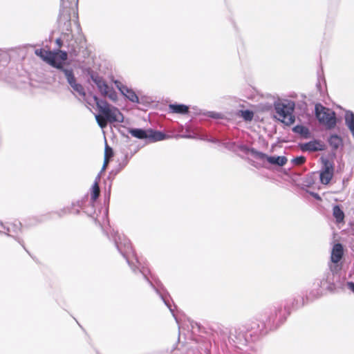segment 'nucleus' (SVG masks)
I'll return each mask as SVG.
<instances>
[{
  "label": "nucleus",
  "mask_w": 354,
  "mask_h": 354,
  "mask_svg": "<svg viewBox=\"0 0 354 354\" xmlns=\"http://www.w3.org/2000/svg\"><path fill=\"white\" fill-rule=\"evenodd\" d=\"M225 148L229 150L235 151L236 143L234 142H227L223 144Z\"/></svg>",
  "instance_id": "41"
},
{
  "label": "nucleus",
  "mask_w": 354,
  "mask_h": 354,
  "mask_svg": "<svg viewBox=\"0 0 354 354\" xmlns=\"http://www.w3.org/2000/svg\"><path fill=\"white\" fill-rule=\"evenodd\" d=\"M299 147L301 151L308 152L322 151L326 149L325 144L322 140L317 139L300 144Z\"/></svg>",
  "instance_id": "15"
},
{
  "label": "nucleus",
  "mask_w": 354,
  "mask_h": 354,
  "mask_svg": "<svg viewBox=\"0 0 354 354\" xmlns=\"http://www.w3.org/2000/svg\"><path fill=\"white\" fill-rule=\"evenodd\" d=\"M333 172H325L320 171L319 179L320 182L323 185H328L333 177Z\"/></svg>",
  "instance_id": "30"
},
{
  "label": "nucleus",
  "mask_w": 354,
  "mask_h": 354,
  "mask_svg": "<svg viewBox=\"0 0 354 354\" xmlns=\"http://www.w3.org/2000/svg\"><path fill=\"white\" fill-rule=\"evenodd\" d=\"M237 147L241 151L245 153H250L256 159H258L257 153H261V151H259L254 148L249 147L245 145H239L237 146Z\"/></svg>",
  "instance_id": "29"
},
{
  "label": "nucleus",
  "mask_w": 354,
  "mask_h": 354,
  "mask_svg": "<svg viewBox=\"0 0 354 354\" xmlns=\"http://www.w3.org/2000/svg\"><path fill=\"white\" fill-rule=\"evenodd\" d=\"M113 152L111 147H109L106 143L105 145V151H104V158H107L108 157L113 156Z\"/></svg>",
  "instance_id": "40"
},
{
  "label": "nucleus",
  "mask_w": 354,
  "mask_h": 354,
  "mask_svg": "<svg viewBox=\"0 0 354 354\" xmlns=\"http://www.w3.org/2000/svg\"><path fill=\"white\" fill-rule=\"evenodd\" d=\"M87 76L92 80V82L95 84L99 82L100 80L102 78V76L99 75V73L93 70L88 68L86 71Z\"/></svg>",
  "instance_id": "31"
},
{
  "label": "nucleus",
  "mask_w": 354,
  "mask_h": 354,
  "mask_svg": "<svg viewBox=\"0 0 354 354\" xmlns=\"http://www.w3.org/2000/svg\"><path fill=\"white\" fill-rule=\"evenodd\" d=\"M107 163H108V160H107V158H104V165H103V167L102 169V170L105 169V167H106Z\"/></svg>",
  "instance_id": "47"
},
{
  "label": "nucleus",
  "mask_w": 354,
  "mask_h": 354,
  "mask_svg": "<svg viewBox=\"0 0 354 354\" xmlns=\"http://www.w3.org/2000/svg\"><path fill=\"white\" fill-rule=\"evenodd\" d=\"M115 84L120 93L131 102L139 103V98L134 91L123 85L120 81H115Z\"/></svg>",
  "instance_id": "17"
},
{
  "label": "nucleus",
  "mask_w": 354,
  "mask_h": 354,
  "mask_svg": "<svg viewBox=\"0 0 354 354\" xmlns=\"http://www.w3.org/2000/svg\"><path fill=\"white\" fill-rule=\"evenodd\" d=\"M139 266H137L136 270H139V272L142 274L143 278L148 282L150 286L160 296L164 304L169 309L170 312L172 313L173 316L177 321V319L174 314V309L172 308L169 300L167 299L166 296L163 293V291L165 290L163 284L155 275L151 273L150 270L147 268H145V266L140 268Z\"/></svg>",
  "instance_id": "8"
},
{
  "label": "nucleus",
  "mask_w": 354,
  "mask_h": 354,
  "mask_svg": "<svg viewBox=\"0 0 354 354\" xmlns=\"http://www.w3.org/2000/svg\"><path fill=\"white\" fill-rule=\"evenodd\" d=\"M333 216L335 218L336 223H340L344 221L345 214L340 205H335L333 207Z\"/></svg>",
  "instance_id": "23"
},
{
  "label": "nucleus",
  "mask_w": 354,
  "mask_h": 354,
  "mask_svg": "<svg viewBox=\"0 0 354 354\" xmlns=\"http://www.w3.org/2000/svg\"><path fill=\"white\" fill-rule=\"evenodd\" d=\"M104 232L106 233L109 239L113 240L118 251L126 259L132 271L136 273L137 266H140V263L133 250L130 241L124 234H120L114 230L111 232V235L106 230Z\"/></svg>",
  "instance_id": "3"
},
{
  "label": "nucleus",
  "mask_w": 354,
  "mask_h": 354,
  "mask_svg": "<svg viewBox=\"0 0 354 354\" xmlns=\"http://www.w3.org/2000/svg\"><path fill=\"white\" fill-rule=\"evenodd\" d=\"M139 266H137L136 270H139V272L142 274L143 278L148 282L150 286L160 296L164 304L169 309L170 312L172 313L173 316L177 321V319L174 314V309L172 308L169 300L167 299L166 296L163 293V291L165 290L163 284L155 275L151 273L150 270L147 268H145V266L140 268Z\"/></svg>",
  "instance_id": "9"
},
{
  "label": "nucleus",
  "mask_w": 354,
  "mask_h": 354,
  "mask_svg": "<svg viewBox=\"0 0 354 354\" xmlns=\"http://www.w3.org/2000/svg\"><path fill=\"white\" fill-rule=\"evenodd\" d=\"M129 132L132 136L136 138L147 140L148 129L132 128L129 129Z\"/></svg>",
  "instance_id": "22"
},
{
  "label": "nucleus",
  "mask_w": 354,
  "mask_h": 354,
  "mask_svg": "<svg viewBox=\"0 0 354 354\" xmlns=\"http://www.w3.org/2000/svg\"><path fill=\"white\" fill-rule=\"evenodd\" d=\"M320 171H325V172H333L334 173V167L333 168H322Z\"/></svg>",
  "instance_id": "45"
},
{
  "label": "nucleus",
  "mask_w": 354,
  "mask_h": 354,
  "mask_svg": "<svg viewBox=\"0 0 354 354\" xmlns=\"http://www.w3.org/2000/svg\"><path fill=\"white\" fill-rule=\"evenodd\" d=\"M45 50H44L43 49L40 48V49H37L35 50V54L39 57H41L42 59H43V57L45 56Z\"/></svg>",
  "instance_id": "42"
},
{
  "label": "nucleus",
  "mask_w": 354,
  "mask_h": 354,
  "mask_svg": "<svg viewBox=\"0 0 354 354\" xmlns=\"http://www.w3.org/2000/svg\"><path fill=\"white\" fill-rule=\"evenodd\" d=\"M63 37L62 38H58L56 39V44H57L58 47H61L63 45Z\"/></svg>",
  "instance_id": "44"
},
{
  "label": "nucleus",
  "mask_w": 354,
  "mask_h": 354,
  "mask_svg": "<svg viewBox=\"0 0 354 354\" xmlns=\"http://www.w3.org/2000/svg\"><path fill=\"white\" fill-rule=\"evenodd\" d=\"M328 144L334 150H337L342 144V138L337 134H332L328 139Z\"/></svg>",
  "instance_id": "25"
},
{
  "label": "nucleus",
  "mask_w": 354,
  "mask_h": 354,
  "mask_svg": "<svg viewBox=\"0 0 354 354\" xmlns=\"http://www.w3.org/2000/svg\"><path fill=\"white\" fill-rule=\"evenodd\" d=\"M93 100L96 104L98 114L95 115V120L102 129L106 127L108 123L123 122L124 116L120 111L111 105L104 100H100L97 96H93Z\"/></svg>",
  "instance_id": "2"
},
{
  "label": "nucleus",
  "mask_w": 354,
  "mask_h": 354,
  "mask_svg": "<svg viewBox=\"0 0 354 354\" xmlns=\"http://www.w3.org/2000/svg\"><path fill=\"white\" fill-rule=\"evenodd\" d=\"M287 317L288 315H286V312L281 304L274 306L270 309L266 322L262 323L261 328L259 330V335L266 334L267 328L270 330L276 329L286 320Z\"/></svg>",
  "instance_id": "7"
},
{
  "label": "nucleus",
  "mask_w": 354,
  "mask_h": 354,
  "mask_svg": "<svg viewBox=\"0 0 354 354\" xmlns=\"http://www.w3.org/2000/svg\"><path fill=\"white\" fill-rule=\"evenodd\" d=\"M295 102L292 101L276 102L274 104L275 112L279 115V120L286 125L292 124L295 120L293 111L295 109Z\"/></svg>",
  "instance_id": "12"
},
{
  "label": "nucleus",
  "mask_w": 354,
  "mask_h": 354,
  "mask_svg": "<svg viewBox=\"0 0 354 354\" xmlns=\"http://www.w3.org/2000/svg\"><path fill=\"white\" fill-rule=\"evenodd\" d=\"M95 84L97 86V87L101 94L107 93V89H108L109 85L104 81L103 77L101 80H100L99 82H97V83H95Z\"/></svg>",
  "instance_id": "32"
},
{
  "label": "nucleus",
  "mask_w": 354,
  "mask_h": 354,
  "mask_svg": "<svg viewBox=\"0 0 354 354\" xmlns=\"http://www.w3.org/2000/svg\"><path fill=\"white\" fill-rule=\"evenodd\" d=\"M240 112L241 116L243 118L245 121H251L253 119L254 113L252 111L246 109L241 110Z\"/></svg>",
  "instance_id": "34"
},
{
  "label": "nucleus",
  "mask_w": 354,
  "mask_h": 354,
  "mask_svg": "<svg viewBox=\"0 0 354 354\" xmlns=\"http://www.w3.org/2000/svg\"><path fill=\"white\" fill-rule=\"evenodd\" d=\"M100 178V176L98 175L95 179V183H93L92 186V190H91V199L89 201L96 202V200L100 196V187L98 185V183L97 181V179Z\"/></svg>",
  "instance_id": "27"
},
{
  "label": "nucleus",
  "mask_w": 354,
  "mask_h": 354,
  "mask_svg": "<svg viewBox=\"0 0 354 354\" xmlns=\"http://www.w3.org/2000/svg\"><path fill=\"white\" fill-rule=\"evenodd\" d=\"M60 10L57 19L58 25L63 33V39L66 43L67 55L76 56L80 50L79 44L76 40L73 39V35L71 30V17L73 15L76 19L78 18L77 5L78 0H60Z\"/></svg>",
  "instance_id": "1"
},
{
  "label": "nucleus",
  "mask_w": 354,
  "mask_h": 354,
  "mask_svg": "<svg viewBox=\"0 0 354 354\" xmlns=\"http://www.w3.org/2000/svg\"><path fill=\"white\" fill-rule=\"evenodd\" d=\"M292 131L295 133L299 134L304 138H308L310 135L308 128L301 124L295 126L292 128Z\"/></svg>",
  "instance_id": "26"
},
{
  "label": "nucleus",
  "mask_w": 354,
  "mask_h": 354,
  "mask_svg": "<svg viewBox=\"0 0 354 354\" xmlns=\"http://www.w3.org/2000/svg\"><path fill=\"white\" fill-rule=\"evenodd\" d=\"M258 156V160H266L270 164L273 165H277L279 167H283L285 165L288 161V159L286 156H268L266 153H257Z\"/></svg>",
  "instance_id": "16"
},
{
  "label": "nucleus",
  "mask_w": 354,
  "mask_h": 354,
  "mask_svg": "<svg viewBox=\"0 0 354 354\" xmlns=\"http://www.w3.org/2000/svg\"><path fill=\"white\" fill-rule=\"evenodd\" d=\"M315 115L319 123L324 125L327 129L330 130L336 127L337 119L332 109L317 103L315 106Z\"/></svg>",
  "instance_id": "10"
},
{
  "label": "nucleus",
  "mask_w": 354,
  "mask_h": 354,
  "mask_svg": "<svg viewBox=\"0 0 354 354\" xmlns=\"http://www.w3.org/2000/svg\"><path fill=\"white\" fill-rule=\"evenodd\" d=\"M209 141L213 143H217L218 142V140L216 138L210 139Z\"/></svg>",
  "instance_id": "48"
},
{
  "label": "nucleus",
  "mask_w": 354,
  "mask_h": 354,
  "mask_svg": "<svg viewBox=\"0 0 354 354\" xmlns=\"http://www.w3.org/2000/svg\"><path fill=\"white\" fill-rule=\"evenodd\" d=\"M165 292H166V290H165V291H163V293H164V295L166 296V298L167 299V295H168V292H166V294H165Z\"/></svg>",
  "instance_id": "49"
},
{
  "label": "nucleus",
  "mask_w": 354,
  "mask_h": 354,
  "mask_svg": "<svg viewBox=\"0 0 354 354\" xmlns=\"http://www.w3.org/2000/svg\"><path fill=\"white\" fill-rule=\"evenodd\" d=\"M343 255L344 248L342 245L341 243L335 244L331 252V261L334 263H338L342 259Z\"/></svg>",
  "instance_id": "18"
},
{
  "label": "nucleus",
  "mask_w": 354,
  "mask_h": 354,
  "mask_svg": "<svg viewBox=\"0 0 354 354\" xmlns=\"http://www.w3.org/2000/svg\"><path fill=\"white\" fill-rule=\"evenodd\" d=\"M320 161L322 164V168H333V167H334L333 163L326 158L321 157Z\"/></svg>",
  "instance_id": "36"
},
{
  "label": "nucleus",
  "mask_w": 354,
  "mask_h": 354,
  "mask_svg": "<svg viewBox=\"0 0 354 354\" xmlns=\"http://www.w3.org/2000/svg\"><path fill=\"white\" fill-rule=\"evenodd\" d=\"M249 333V327L247 326H239L230 330L229 342L235 347L242 348L245 346L250 341H253L252 333Z\"/></svg>",
  "instance_id": "11"
},
{
  "label": "nucleus",
  "mask_w": 354,
  "mask_h": 354,
  "mask_svg": "<svg viewBox=\"0 0 354 354\" xmlns=\"http://www.w3.org/2000/svg\"><path fill=\"white\" fill-rule=\"evenodd\" d=\"M95 205V202L89 201L87 197L72 203V207H77L80 210V209H83L84 212L91 217L95 224L100 226L102 231L104 232L106 225H109L108 209H104L103 212H102V210L97 212Z\"/></svg>",
  "instance_id": "4"
},
{
  "label": "nucleus",
  "mask_w": 354,
  "mask_h": 354,
  "mask_svg": "<svg viewBox=\"0 0 354 354\" xmlns=\"http://www.w3.org/2000/svg\"><path fill=\"white\" fill-rule=\"evenodd\" d=\"M169 110L170 113L185 115L189 113V106L183 104H170Z\"/></svg>",
  "instance_id": "20"
},
{
  "label": "nucleus",
  "mask_w": 354,
  "mask_h": 354,
  "mask_svg": "<svg viewBox=\"0 0 354 354\" xmlns=\"http://www.w3.org/2000/svg\"><path fill=\"white\" fill-rule=\"evenodd\" d=\"M344 121L345 124L354 138V113L352 111L347 110L345 111Z\"/></svg>",
  "instance_id": "21"
},
{
  "label": "nucleus",
  "mask_w": 354,
  "mask_h": 354,
  "mask_svg": "<svg viewBox=\"0 0 354 354\" xmlns=\"http://www.w3.org/2000/svg\"><path fill=\"white\" fill-rule=\"evenodd\" d=\"M306 160V158L304 156H299L295 157L292 159V162L295 165H301Z\"/></svg>",
  "instance_id": "38"
},
{
  "label": "nucleus",
  "mask_w": 354,
  "mask_h": 354,
  "mask_svg": "<svg viewBox=\"0 0 354 354\" xmlns=\"http://www.w3.org/2000/svg\"><path fill=\"white\" fill-rule=\"evenodd\" d=\"M127 163H128V157H127V155H126L124 158L123 161L122 162H120L118 165V168L115 171L113 170L112 172H115V174L119 173L122 169H123L127 166Z\"/></svg>",
  "instance_id": "37"
},
{
  "label": "nucleus",
  "mask_w": 354,
  "mask_h": 354,
  "mask_svg": "<svg viewBox=\"0 0 354 354\" xmlns=\"http://www.w3.org/2000/svg\"><path fill=\"white\" fill-rule=\"evenodd\" d=\"M22 232V224L18 221L3 223L0 221V234H5L8 236L13 238L26 250L24 240L19 236Z\"/></svg>",
  "instance_id": "13"
},
{
  "label": "nucleus",
  "mask_w": 354,
  "mask_h": 354,
  "mask_svg": "<svg viewBox=\"0 0 354 354\" xmlns=\"http://www.w3.org/2000/svg\"><path fill=\"white\" fill-rule=\"evenodd\" d=\"M290 302H292L294 305V308L295 309H299L303 307L305 305V298L301 295H297L294 297L290 298Z\"/></svg>",
  "instance_id": "28"
},
{
  "label": "nucleus",
  "mask_w": 354,
  "mask_h": 354,
  "mask_svg": "<svg viewBox=\"0 0 354 354\" xmlns=\"http://www.w3.org/2000/svg\"><path fill=\"white\" fill-rule=\"evenodd\" d=\"M204 115L214 119H221L223 118V115L221 113L214 111H207L204 113Z\"/></svg>",
  "instance_id": "39"
},
{
  "label": "nucleus",
  "mask_w": 354,
  "mask_h": 354,
  "mask_svg": "<svg viewBox=\"0 0 354 354\" xmlns=\"http://www.w3.org/2000/svg\"><path fill=\"white\" fill-rule=\"evenodd\" d=\"M68 59L67 52L65 50H58L56 52L46 51L43 60L55 68L57 71L60 70L66 65L65 62Z\"/></svg>",
  "instance_id": "14"
},
{
  "label": "nucleus",
  "mask_w": 354,
  "mask_h": 354,
  "mask_svg": "<svg viewBox=\"0 0 354 354\" xmlns=\"http://www.w3.org/2000/svg\"><path fill=\"white\" fill-rule=\"evenodd\" d=\"M335 288V272L330 267L319 278L315 280L309 295H306V300L317 299L322 295L324 290L332 291Z\"/></svg>",
  "instance_id": "5"
},
{
  "label": "nucleus",
  "mask_w": 354,
  "mask_h": 354,
  "mask_svg": "<svg viewBox=\"0 0 354 354\" xmlns=\"http://www.w3.org/2000/svg\"><path fill=\"white\" fill-rule=\"evenodd\" d=\"M59 217H62L68 214H79L80 209L77 207H72V204L70 206L64 207L60 210L56 212Z\"/></svg>",
  "instance_id": "24"
},
{
  "label": "nucleus",
  "mask_w": 354,
  "mask_h": 354,
  "mask_svg": "<svg viewBox=\"0 0 354 354\" xmlns=\"http://www.w3.org/2000/svg\"><path fill=\"white\" fill-rule=\"evenodd\" d=\"M293 305L294 304L292 302H290V298H288L285 300V304H284L283 308L284 311L286 312V315H287L288 317L290 315V313L292 310H296L294 308Z\"/></svg>",
  "instance_id": "33"
},
{
  "label": "nucleus",
  "mask_w": 354,
  "mask_h": 354,
  "mask_svg": "<svg viewBox=\"0 0 354 354\" xmlns=\"http://www.w3.org/2000/svg\"><path fill=\"white\" fill-rule=\"evenodd\" d=\"M103 96H107L112 101H116L118 99L117 93L113 89V88L108 87L107 93H102Z\"/></svg>",
  "instance_id": "35"
},
{
  "label": "nucleus",
  "mask_w": 354,
  "mask_h": 354,
  "mask_svg": "<svg viewBox=\"0 0 354 354\" xmlns=\"http://www.w3.org/2000/svg\"><path fill=\"white\" fill-rule=\"evenodd\" d=\"M347 288L354 293V282L348 281L346 283Z\"/></svg>",
  "instance_id": "43"
},
{
  "label": "nucleus",
  "mask_w": 354,
  "mask_h": 354,
  "mask_svg": "<svg viewBox=\"0 0 354 354\" xmlns=\"http://www.w3.org/2000/svg\"><path fill=\"white\" fill-rule=\"evenodd\" d=\"M167 138L168 136L162 131L148 129L147 140L151 142L164 140Z\"/></svg>",
  "instance_id": "19"
},
{
  "label": "nucleus",
  "mask_w": 354,
  "mask_h": 354,
  "mask_svg": "<svg viewBox=\"0 0 354 354\" xmlns=\"http://www.w3.org/2000/svg\"><path fill=\"white\" fill-rule=\"evenodd\" d=\"M54 75L59 84H64L66 82L72 89L73 93H76L81 97H85L84 87L81 83L78 82L74 70L70 65L66 64L60 70L56 71Z\"/></svg>",
  "instance_id": "6"
},
{
  "label": "nucleus",
  "mask_w": 354,
  "mask_h": 354,
  "mask_svg": "<svg viewBox=\"0 0 354 354\" xmlns=\"http://www.w3.org/2000/svg\"><path fill=\"white\" fill-rule=\"evenodd\" d=\"M311 194H312V196H313L315 198H316V199H317V200H320V199H321L320 196H319L317 193L312 192V193H311Z\"/></svg>",
  "instance_id": "46"
}]
</instances>
